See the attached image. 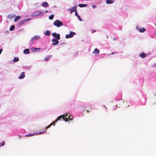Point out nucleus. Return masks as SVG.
I'll list each match as a JSON object with an SVG mask.
<instances>
[{
    "mask_svg": "<svg viewBox=\"0 0 156 156\" xmlns=\"http://www.w3.org/2000/svg\"><path fill=\"white\" fill-rule=\"evenodd\" d=\"M62 116H59L57 119L55 120L52 122L51 124H50L49 125L46 127L45 129H47L49 128H50L52 125H53L54 126L55 125V123L58 120H61V118H62Z\"/></svg>",
    "mask_w": 156,
    "mask_h": 156,
    "instance_id": "obj_1",
    "label": "nucleus"
},
{
    "mask_svg": "<svg viewBox=\"0 0 156 156\" xmlns=\"http://www.w3.org/2000/svg\"><path fill=\"white\" fill-rule=\"evenodd\" d=\"M53 24L54 26H56L58 27L63 25L62 22L59 20H56L53 23Z\"/></svg>",
    "mask_w": 156,
    "mask_h": 156,
    "instance_id": "obj_2",
    "label": "nucleus"
},
{
    "mask_svg": "<svg viewBox=\"0 0 156 156\" xmlns=\"http://www.w3.org/2000/svg\"><path fill=\"white\" fill-rule=\"evenodd\" d=\"M70 115L69 114H68L67 113H65L64 115H62L60 116H62V118H61V119H62V120H65L66 122H67L69 119L68 116Z\"/></svg>",
    "mask_w": 156,
    "mask_h": 156,
    "instance_id": "obj_3",
    "label": "nucleus"
},
{
    "mask_svg": "<svg viewBox=\"0 0 156 156\" xmlns=\"http://www.w3.org/2000/svg\"><path fill=\"white\" fill-rule=\"evenodd\" d=\"M76 34V33L73 32L71 31L69 34H67L66 35V38H68L73 37V36Z\"/></svg>",
    "mask_w": 156,
    "mask_h": 156,
    "instance_id": "obj_4",
    "label": "nucleus"
},
{
    "mask_svg": "<svg viewBox=\"0 0 156 156\" xmlns=\"http://www.w3.org/2000/svg\"><path fill=\"white\" fill-rule=\"evenodd\" d=\"M52 36L56 38L57 40H59L60 39V35L59 34H57L56 32L52 33Z\"/></svg>",
    "mask_w": 156,
    "mask_h": 156,
    "instance_id": "obj_5",
    "label": "nucleus"
},
{
    "mask_svg": "<svg viewBox=\"0 0 156 156\" xmlns=\"http://www.w3.org/2000/svg\"><path fill=\"white\" fill-rule=\"evenodd\" d=\"M51 41L53 42L52 44L53 45H55L57 44H58L59 43V41H58V40L55 39L54 38L52 40H51Z\"/></svg>",
    "mask_w": 156,
    "mask_h": 156,
    "instance_id": "obj_6",
    "label": "nucleus"
},
{
    "mask_svg": "<svg viewBox=\"0 0 156 156\" xmlns=\"http://www.w3.org/2000/svg\"><path fill=\"white\" fill-rule=\"evenodd\" d=\"M69 10L70 11L71 13H72L74 12H76L77 11L76 9V6H74L73 7H72L71 8L69 9Z\"/></svg>",
    "mask_w": 156,
    "mask_h": 156,
    "instance_id": "obj_7",
    "label": "nucleus"
},
{
    "mask_svg": "<svg viewBox=\"0 0 156 156\" xmlns=\"http://www.w3.org/2000/svg\"><path fill=\"white\" fill-rule=\"evenodd\" d=\"M40 38V37L39 36H35L31 38L30 41L32 42L33 41L37 40Z\"/></svg>",
    "mask_w": 156,
    "mask_h": 156,
    "instance_id": "obj_8",
    "label": "nucleus"
},
{
    "mask_svg": "<svg viewBox=\"0 0 156 156\" xmlns=\"http://www.w3.org/2000/svg\"><path fill=\"white\" fill-rule=\"evenodd\" d=\"M25 77V73L23 72L21 73V74L18 77L19 79H22Z\"/></svg>",
    "mask_w": 156,
    "mask_h": 156,
    "instance_id": "obj_9",
    "label": "nucleus"
},
{
    "mask_svg": "<svg viewBox=\"0 0 156 156\" xmlns=\"http://www.w3.org/2000/svg\"><path fill=\"white\" fill-rule=\"evenodd\" d=\"M114 0H106V2L108 4H111L114 2Z\"/></svg>",
    "mask_w": 156,
    "mask_h": 156,
    "instance_id": "obj_10",
    "label": "nucleus"
},
{
    "mask_svg": "<svg viewBox=\"0 0 156 156\" xmlns=\"http://www.w3.org/2000/svg\"><path fill=\"white\" fill-rule=\"evenodd\" d=\"M99 52L100 51L97 48H96L94 51L93 53L97 55L98 54Z\"/></svg>",
    "mask_w": 156,
    "mask_h": 156,
    "instance_id": "obj_11",
    "label": "nucleus"
},
{
    "mask_svg": "<svg viewBox=\"0 0 156 156\" xmlns=\"http://www.w3.org/2000/svg\"><path fill=\"white\" fill-rule=\"evenodd\" d=\"M23 53L25 54H28L30 53V50L29 49H26L23 51Z\"/></svg>",
    "mask_w": 156,
    "mask_h": 156,
    "instance_id": "obj_12",
    "label": "nucleus"
},
{
    "mask_svg": "<svg viewBox=\"0 0 156 156\" xmlns=\"http://www.w3.org/2000/svg\"><path fill=\"white\" fill-rule=\"evenodd\" d=\"M42 5L44 7H47L48 6V4L47 2H44L42 3Z\"/></svg>",
    "mask_w": 156,
    "mask_h": 156,
    "instance_id": "obj_13",
    "label": "nucleus"
},
{
    "mask_svg": "<svg viewBox=\"0 0 156 156\" xmlns=\"http://www.w3.org/2000/svg\"><path fill=\"white\" fill-rule=\"evenodd\" d=\"M28 20H22L21 21H20L19 23V24L20 25H22L23 24H24L26 21H27Z\"/></svg>",
    "mask_w": 156,
    "mask_h": 156,
    "instance_id": "obj_14",
    "label": "nucleus"
},
{
    "mask_svg": "<svg viewBox=\"0 0 156 156\" xmlns=\"http://www.w3.org/2000/svg\"><path fill=\"white\" fill-rule=\"evenodd\" d=\"M138 30L140 32H143L145 31L146 29L144 28L143 27L138 29Z\"/></svg>",
    "mask_w": 156,
    "mask_h": 156,
    "instance_id": "obj_15",
    "label": "nucleus"
},
{
    "mask_svg": "<svg viewBox=\"0 0 156 156\" xmlns=\"http://www.w3.org/2000/svg\"><path fill=\"white\" fill-rule=\"evenodd\" d=\"M51 34V32L49 30H47L44 33L46 36H49Z\"/></svg>",
    "mask_w": 156,
    "mask_h": 156,
    "instance_id": "obj_16",
    "label": "nucleus"
},
{
    "mask_svg": "<svg viewBox=\"0 0 156 156\" xmlns=\"http://www.w3.org/2000/svg\"><path fill=\"white\" fill-rule=\"evenodd\" d=\"M140 56L142 58L145 57L146 55L144 53H142L140 54Z\"/></svg>",
    "mask_w": 156,
    "mask_h": 156,
    "instance_id": "obj_17",
    "label": "nucleus"
},
{
    "mask_svg": "<svg viewBox=\"0 0 156 156\" xmlns=\"http://www.w3.org/2000/svg\"><path fill=\"white\" fill-rule=\"evenodd\" d=\"M21 17L20 16H17L15 18L14 20L15 22H17L18 20L20 19Z\"/></svg>",
    "mask_w": 156,
    "mask_h": 156,
    "instance_id": "obj_18",
    "label": "nucleus"
},
{
    "mask_svg": "<svg viewBox=\"0 0 156 156\" xmlns=\"http://www.w3.org/2000/svg\"><path fill=\"white\" fill-rule=\"evenodd\" d=\"M75 15L79 19V20L80 21H82V20L81 19V18L80 17L78 14L77 11L76 12Z\"/></svg>",
    "mask_w": 156,
    "mask_h": 156,
    "instance_id": "obj_19",
    "label": "nucleus"
},
{
    "mask_svg": "<svg viewBox=\"0 0 156 156\" xmlns=\"http://www.w3.org/2000/svg\"><path fill=\"white\" fill-rule=\"evenodd\" d=\"M79 6L80 7H86L87 6V5L86 4H80Z\"/></svg>",
    "mask_w": 156,
    "mask_h": 156,
    "instance_id": "obj_20",
    "label": "nucleus"
},
{
    "mask_svg": "<svg viewBox=\"0 0 156 156\" xmlns=\"http://www.w3.org/2000/svg\"><path fill=\"white\" fill-rule=\"evenodd\" d=\"M51 57V55L47 56L45 58L44 60L46 61H48L49 59V58H50Z\"/></svg>",
    "mask_w": 156,
    "mask_h": 156,
    "instance_id": "obj_21",
    "label": "nucleus"
},
{
    "mask_svg": "<svg viewBox=\"0 0 156 156\" xmlns=\"http://www.w3.org/2000/svg\"><path fill=\"white\" fill-rule=\"evenodd\" d=\"M14 17V16L12 15L9 14L8 16V18L10 19H12Z\"/></svg>",
    "mask_w": 156,
    "mask_h": 156,
    "instance_id": "obj_22",
    "label": "nucleus"
},
{
    "mask_svg": "<svg viewBox=\"0 0 156 156\" xmlns=\"http://www.w3.org/2000/svg\"><path fill=\"white\" fill-rule=\"evenodd\" d=\"M15 28V27L14 25L11 26L10 28V31H13Z\"/></svg>",
    "mask_w": 156,
    "mask_h": 156,
    "instance_id": "obj_23",
    "label": "nucleus"
},
{
    "mask_svg": "<svg viewBox=\"0 0 156 156\" xmlns=\"http://www.w3.org/2000/svg\"><path fill=\"white\" fill-rule=\"evenodd\" d=\"M19 58H15L13 60V61L14 62H16L18 61Z\"/></svg>",
    "mask_w": 156,
    "mask_h": 156,
    "instance_id": "obj_24",
    "label": "nucleus"
},
{
    "mask_svg": "<svg viewBox=\"0 0 156 156\" xmlns=\"http://www.w3.org/2000/svg\"><path fill=\"white\" fill-rule=\"evenodd\" d=\"M41 12L38 11L37 12L34 13V15L35 16H37L38 15L40 14Z\"/></svg>",
    "mask_w": 156,
    "mask_h": 156,
    "instance_id": "obj_25",
    "label": "nucleus"
},
{
    "mask_svg": "<svg viewBox=\"0 0 156 156\" xmlns=\"http://www.w3.org/2000/svg\"><path fill=\"white\" fill-rule=\"evenodd\" d=\"M35 135L34 134V133H30L29 134H27V135H25V136H33Z\"/></svg>",
    "mask_w": 156,
    "mask_h": 156,
    "instance_id": "obj_26",
    "label": "nucleus"
},
{
    "mask_svg": "<svg viewBox=\"0 0 156 156\" xmlns=\"http://www.w3.org/2000/svg\"><path fill=\"white\" fill-rule=\"evenodd\" d=\"M54 17V16L53 15H51L49 16V19L51 20L53 19Z\"/></svg>",
    "mask_w": 156,
    "mask_h": 156,
    "instance_id": "obj_27",
    "label": "nucleus"
},
{
    "mask_svg": "<svg viewBox=\"0 0 156 156\" xmlns=\"http://www.w3.org/2000/svg\"><path fill=\"white\" fill-rule=\"evenodd\" d=\"M68 118H69L68 120H72L73 119V116L72 115H69L68 116Z\"/></svg>",
    "mask_w": 156,
    "mask_h": 156,
    "instance_id": "obj_28",
    "label": "nucleus"
},
{
    "mask_svg": "<svg viewBox=\"0 0 156 156\" xmlns=\"http://www.w3.org/2000/svg\"><path fill=\"white\" fill-rule=\"evenodd\" d=\"M5 144L4 141H2L1 143L0 144V146H2L4 145Z\"/></svg>",
    "mask_w": 156,
    "mask_h": 156,
    "instance_id": "obj_29",
    "label": "nucleus"
},
{
    "mask_svg": "<svg viewBox=\"0 0 156 156\" xmlns=\"http://www.w3.org/2000/svg\"><path fill=\"white\" fill-rule=\"evenodd\" d=\"M45 131H42V132H40L39 133H38V134H41L43 133V132H44Z\"/></svg>",
    "mask_w": 156,
    "mask_h": 156,
    "instance_id": "obj_30",
    "label": "nucleus"
},
{
    "mask_svg": "<svg viewBox=\"0 0 156 156\" xmlns=\"http://www.w3.org/2000/svg\"><path fill=\"white\" fill-rule=\"evenodd\" d=\"M116 53H117V52H112V53H111V54H109V55H111V54H116Z\"/></svg>",
    "mask_w": 156,
    "mask_h": 156,
    "instance_id": "obj_31",
    "label": "nucleus"
},
{
    "mask_svg": "<svg viewBox=\"0 0 156 156\" xmlns=\"http://www.w3.org/2000/svg\"><path fill=\"white\" fill-rule=\"evenodd\" d=\"M92 7H93V8H95L96 7V6L95 5H92Z\"/></svg>",
    "mask_w": 156,
    "mask_h": 156,
    "instance_id": "obj_32",
    "label": "nucleus"
},
{
    "mask_svg": "<svg viewBox=\"0 0 156 156\" xmlns=\"http://www.w3.org/2000/svg\"><path fill=\"white\" fill-rule=\"evenodd\" d=\"M116 38H115V37H113V40L114 41H115V40H116Z\"/></svg>",
    "mask_w": 156,
    "mask_h": 156,
    "instance_id": "obj_33",
    "label": "nucleus"
},
{
    "mask_svg": "<svg viewBox=\"0 0 156 156\" xmlns=\"http://www.w3.org/2000/svg\"><path fill=\"white\" fill-rule=\"evenodd\" d=\"M92 30L93 31H92V32L94 33V32L96 31V30Z\"/></svg>",
    "mask_w": 156,
    "mask_h": 156,
    "instance_id": "obj_34",
    "label": "nucleus"
},
{
    "mask_svg": "<svg viewBox=\"0 0 156 156\" xmlns=\"http://www.w3.org/2000/svg\"><path fill=\"white\" fill-rule=\"evenodd\" d=\"M35 49H39V51H40V48H35Z\"/></svg>",
    "mask_w": 156,
    "mask_h": 156,
    "instance_id": "obj_35",
    "label": "nucleus"
},
{
    "mask_svg": "<svg viewBox=\"0 0 156 156\" xmlns=\"http://www.w3.org/2000/svg\"><path fill=\"white\" fill-rule=\"evenodd\" d=\"M19 136V139H20V138H21V136H20V135H19V136Z\"/></svg>",
    "mask_w": 156,
    "mask_h": 156,
    "instance_id": "obj_36",
    "label": "nucleus"
},
{
    "mask_svg": "<svg viewBox=\"0 0 156 156\" xmlns=\"http://www.w3.org/2000/svg\"><path fill=\"white\" fill-rule=\"evenodd\" d=\"M89 111H90L87 110V112H89Z\"/></svg>",
    "mask_w": 156,
    "mask_h": 156,
    "instance_id": "obj_37",
    "label": "nucleus"
},
{
    "mask_svg": "<svg viewBox=\"0 0 156 156\" xmlns=\"http://www.w3.org/2000/svg\"><path fill=\"white\" fill-rule=\"evenodd\" d=\"M47 12L48 11L47 10L45 11V12Z\"/></svg>",
    "mask_w": 156,
    "mask_h": 156,
    "instance_id": "obj_38",
    "label": "nucleus"
},
{
    "mask_svg": "<svg viewBox=\"0 0 156 156\" xmlns=\"http://www.w3.org/2000/svg\"><path fill=\"white\" fill-rule=\"evenodd\" d=\"M155 34L156 35V33H155Z\"/></svg>",
    "mask_w": 156,
    "mask_h": 156,
    "instance_id": "obj_39",
    "label": "nucleus"
}]
</instances>
